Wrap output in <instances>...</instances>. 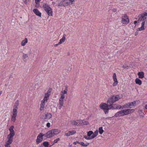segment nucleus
Listing matches in <instances>:
<instances>
[{"mask_svg":"<svg viewBox=\"0 0 147 147\" xmlns=\"http://www.w3.org/2000/svg\"><path fill=\"white\" fill-rule=\"evenodd\" d=\"M111 104H109L107 103V104L105 103H102L100 105L99 107L103 110L105 114H107L108 113L109 110L113 109V108H114L112 107Z\"/></svg>","mask_w":147,"mask_h":147,"instance_id":"obj_1","label":"nucleus"},{"mask_svg":"<svg viewBox=\"0 0 147 147\" xmlns=\"http://www.w3.org/2000/svg\"><path fill=\"white\" fill-rule=\"evenodd\" d=\"M42 7L46 11L48 15L50 16H52L53 11L52 9L47 3H43Z\"/></svg>","mask_w":147,"mask_h":147,"instance_id":"obj_2","label":"nucleus"},{"mask_svg":"<svg viewBox=\"0 0 147 147\" xmlns=\"http://www.w3.org/2000/svg\"><path fill=\"white\" fill-rule=\"evenodd\" d=\"M14 128V126L12 125L9 129L10 133L7 136V139L8 140L13 141V137L15 135V132L13 130Z\"/></svg>","mask_w":147,"mask_h":147,"instance_id":"obj_3","label":"nucleus"},{"mask_svg":"<svg viewBox=\"0 0 147 147\" xmlns=\"http://www.w3.org/2000/svg\"><path fill=\"white\" fill-rule=\"evenodd\" d=\"M121 98L119 97V95H113L108 98V100H107V103L109 104H113Z\"/></svg>","mask_w":147,"mask_h":147,"instance_id":"obj_4","label":"nucleus"},{"mask_svg":"<svg viewBox=\"0 0 147 147\" xmlns=\"http://www.w3.org/2000/svg\"><path fill=\"white\" fill-rule=\"evenodd\" d=\"M121 23L123 24H127L129 22L128 17L126 14H125L124 16L122 17Z\"/></svg>","mask_w":147,"mask_h":147,"instance_id":"obj_5","label":"nucleus"},{"mask_svg":"<svg viewBox=\"0 0 147 147\" xmlns=\"http://www.w3.org/2000/svg\"><path fill=\"white\" fill-rule=\"evenodd\" d=\"M134 109H127L123 110L124 116L132 113L134 112Z\"/></svg>","mask_w":147,"mask_h":147,"instance_id":"obj_6","label":"nucleus"},{"mask_svg":"<svg viewBox=\"0 0 147 147\" xmlns=\"http://www.w3.org/2000/svg\"><path fill=\"white\" fill-rule=\"evenodd\" d=\"M63 2H64V3H63V4H57V6L59 7L63 6L65 7L70 5V3L68 0H63Z\"/></svg>","mask_w":147,"mask_h":147,"instance_id":"obj_7","label":"nucleus"},{"mask_svg":"<svg viewBox=\"0 0 147 147\" xmlns=\"http://www.w3.org/2000/svg\"><path fill=\"white\" fill-rule=\"evenodd\" d=\"M52 131L53 130H50L48 131L46 134H46L45 137L46 138H51L54 136Z\"/></svg>","mask_w":147,"mask_h":147,"instance_id":"obj_8","label":"nucleus"},{"mask_svg":"<svg viewBox=\"0 0 147 147\" xmlns=\"http://www.w3.org/2000/svg\"><path fill=\"white\" fill-rule=\"evenodd\" d=\"M124 116V113L123 111V110L120 111L117 113H116L114 115V116L112 117H119L121 116Z\"/></svg>","mask_w":147,"mask_h":147,"instance_id":"obj_9","label":"nucleus"},{"mask_svg":"<svg viewBox=\"0 0 147 147\" xmlns=\"http://www.w3.org/2000/svg\"><path fill=\"white\" fill-rule=\"evenodd\" d=\"M111 105L112 107H114L113 108V109H120L122 108V106L119 105L113 104H111Z\"/></svg>","mask_w":147,"mask_h":147,"instance_id":"obj_10","label":"nucleus"},{"mask_svg":"<svg viewBox=\"0 0 147 147\" xmlns=\"http://www.w3.org/2000/svg\"><path fill=\"white\" fill-rule=\"evenodd\" d=\"M33 11L36 15L40 17H41V13L39 11L38 9L36 8L34 9L33 10Z\"/></svg>","mask_w":147,"mask_h":147,"instance_id":"obj_11","label":"nucleus"},{"mask_svg":"<svg viewBox=\"0 0 147 147\" xmlns=\"http://www.w3.org/2000/svg\"><path fill=\"white\" fill-rule=\"evenodd\" d=\"M49 142L48 141H45L42 144L40 145H39V146L38 147H48L49 146Z\"/></svg>","mask_w":147,"mask_h":147,"instance_id":"obj_12","label":"nucleus"},{"mask_svg":"<svg viewBox=\"0 0 147 147\" xmlns=\"http://www.w3.org/2000/svg\"><path fill=\"white\" fill-rule=\"evenodd\" d=\"M52 89L51 88H49L48 90L47 93L45 94V97H47V98H49V96L51 95Z\"/></svg>","mask_w":147,"mask_h":147,"instance_id":"obj_13","label":"nucleus"},{"mask_svg":"<svg viewBox=\"0 0 147 147\" xmlns=\"http://www.w3.org/2000/svg\"><path fill=\"white\" fill-rule=\"evenodd\" d=\"M52 131L53 136L58 134L60 132V130L58 129H51Z\"/></svg>","mask_w":147,"mask_h":147,"instance_id":"obj_14","label":"nucleus"},{"mask_svg":"<svg viewBox=\"0 0 147 147\" xmlns=\"http://www.w3.org/2000/svg\"><path fill=\"white\" fill-rule=\"evenodd\" d=\"M17 114L12 113V115L11 116V121H13L14 123L15 122L16 120V118L17 116Z\"/></svg>","mask_w":147,"mask_h":147,"instance_id":"obj_15","label":"nucleus"},{"mask_svg":"<svg viewBox=\"0 0 147 147\" xmlns=\"http://www.w3.org/2000/svg\"><path fill=\"white\" fill-rule=\"evenodd\" d=\"M138 75L139 78H142L144 77V73L143 71H139L138 73Z\"/></svg>","mask_w":147,"mask_h":147,"instance_id":"obj_16","label":"nucleus"},{"mask_svg":"<svg viewBox=\"0 0 147 147\" xmlns=\"http://www.w3.org/2000/svg\"><path fill=\"white\" fill-rule=\"evenodd\" d=\"M46 134H44L42 133H40L38 135V137L41 140V141L42 142L43 140V137L44 136L45 137Z\"/></svg>","mask_w":147,"mask_h":147,"instance_id":"obj_17","label":"nucleus"},{"mask_svg":"<svg viewBox=\"0 0 147 147\" xmlns=\"http://www.w3.org/2000/svg\"><path fill=\"white\" fill-rule=\"evenodd\" d=\"M52 115L51 113H47L45 114V119H50L52 117Z\"/></svg>","mask_w":147,"mask_h":147,"instance_id":"obj_18","label":"nucleus"},{"mask_svg":"<svg viewBox=\"0 0 147 147\" xmlns=\"http://www.w3.org/2000/svg\"><path fill=\"white\" fill-rule=\"evenodd\" d=\"M66 35L64 34L62 38L60 40V41L59 42V44H61L64 42L65 40Z\"/></svg>","mask_w":147,"mask_h":147,"instance_id":"obj_19","label":"nucleus"},{"mask_svg":"<svg viewBox=\"0 0 147 147\" xmlns=\"http://www.w3.org/2000/svg\"><path fill=\"white\" fill-rule=\"evenodd\" d=\"M135 81L136 84H138L140 85L142 84V81L138 78H137L136 79Z\"/></svg>","mask_w":147,"mask_h":147,"instance_id":"obj_20","label":"nucleus"},{"mask_svg":"<svg viewBox=\"0 0 147 147\" xmlns=\"http://www.w3.org/2000/svg\"><path fill=\"white\" fill-rule=\"evenodd\" d=\"M98 130H96L93 133V135H92L91 137L92 139H93L98 134Z\"/></svg>","mask_w":147,"mask_h":147,"instance_id":"obj_21","label":"nucleus"},{"mask_svg":"<svg viewBox=\"0 0 147 147\" xmlns=\"http://www.w3.org/2000/svg\"><path fill=\"white\" fill-rule=\"evenodd\" d=\"M28 42V39L26 38H25V39L22 40L21 43V45L22 46H24Z\"/></svg>","mask_w":147,"mask_h":147,"instance_id":"obj_22","label":"nucleus"},{"mask_svg":"<svg viewBox=\"0 0 147 147\" xmlns=\"http://www.w3.org/2000/svg\"><path fill=\"white\" fill-rule=\"evenodd\" d=\"M129 108V103L125 104L124 105L122 106V108H121L122 109H128Z\"/></svg>","mask_w":147,"mask_h":147,"instance_id":"obj_23","label":"nucleus"},{"mask_svg":"<svg viewBox=\"0 0 147 147\" xmlns=\"http://www.w3.org/2000/svg\"><path fill=\"white\" fill-rule=\"evenodd\" d=\"M87 135L88 137H90L91 136V135H93V132L92 131H90L87 132Z\"/></svg>","mask_w":147,"mask_h":147,"instance_id":"obj_24","label":"nucleus"},{"mask_svg":"<svg viewBox=\"0 0 147 147\" xmlns=\"http://www.w3.org/2000/svg\"><path fill=\"white\" fill-rule=\"evenodd\" d=\"M78 125L79 126H82L84 125L83 121L82 120H77Z\"/></svg>","mask_w":147,"mask_h":147,"instance_id":"obj_25","label":"nucleus"},{"mask_svg":"<svg viewBox=\"0 0 147 147\" xmlns=\"http://www.w3.org/2000/svg\"><path fill=\"white\" fill-rule=\"evenodd\" d=\"M103 127H100L99 128V129H98V132H99V134L101 135L104 132V130L102 129Z\"/></svg>","mask_w":147,"mask_h":147,"instance_id":"obj_26","label":"nucleus"},{"mask_svg":"<svg viewBox=\"0 0 147 147\" xmlns=\"http://www.w3.org/2000/svg\"><path fill=\"white\" fill-rule=\"evenodd\" d=\"M41 140L38 137V136H37V139L36 140V144H38L41 142Z\"/></svg>","mask_w":147,"mask_h":147,"instance_id":"obj_27","label":"nucleus"},{"mask_svg":"<svg viewBox=\"0 0 147 147\" xmlns=\"http://www.w3.org/2000/svg\"><path fill=\"white\" fill-rule=\"evenodd\" d=\"M18 109V107L14 108L13 110L12 113L17 114V110Z\"/></svg>","mask_w":147,"mask_h":147,"instance_id":"obj_28","label":"nucleus"},{"mask_svg":"<svg viewBox=\"0 0 147 147\" xmlns=\"http://www.w3.org/2000/svg\"><path fill=\"white\" fill-rule=\"evenodd\" d=\"M13 141L10 140H8L5 143V145L10 146V145L12 143Z\"/></svg>","mask_w":147,"mask_h":147,"instance_id":"obj_29","label":"nucleus"},{"mask_svg":"<svg viewBox=\"0 0 147 147\" xmlns=\"http://www.w3.org/2000/svg\"><path fill=\"white\" fill-rule=\"evenodd\" d=\"M65 88H65V90H64L63 91H62L61 92V93L62 94H67V86H65Z\"/></svg>","mask_w":147,"mask_h":147,"instance_id":"obj_30","label":"nucleus"},{"mask_svg":"<svg viewBox=\"0 0 147 147\" xmlns=\"http://www.w3.org/2000/svg\"><path fill=\"white\" fill-rule=\"evenodd\" d=\"M59 104L63 106V99H59Z\"/></svg>","mask_w":147,"mask_h":147,"instance_id":"obj_31","label":"nucleus"},{"mask_svg":"<svg viewBox=\"0 0 147 147\" xmlns=\"http://www.w3.org/2000/svg\"><path fill=\"white\" fill-rule=\"evenodd\" d=\"M129 103V109H131L132 108V106H134V103L132 102H128Z\"/></svg>","mask_w":147,"mask_h":147,"instance_id":"obj_32","label":"nucleus"},{"mask_svg":"<svg viewBox=\"0 0 147 147\" xmlns=\"http://www.w3.org/2000/svg\"><path fill=\"white\" fill-rule=\"evenodd\" d=\"M60 140L59 138H57L54 141L53 143L52 144V145H53L55 143H57Z\"/></svg>","mask_w":147,"mask_h":147,"instance_id":"obj_33","label":"nucleus"},{"mask_svg":"<svg viewBox=\"0 0 147 147\" xmlns=\"http://www.w3.org/2000/svg\"><path fill=\"white\" fill-rule=\"evenodd\" d=\"M113 80H117V78L116 75L115 73H114L113 74Z\"/></svg>","mask_w":147,"mask_h":147,"instance_id":"obj_34","label":"nucleus"},{"mask_svg":"<svg viewBox=\"0 0 147 147\" xmlns=\"http://www.w3.org/2000/svg\"><path fill=\"white\" fill-rule=\"evenodd\" d=\"M69 132L70 133V134H71V135L76 133V131L75 130H72L69 131Z\"/></svg>","mask_w":147,"mask_h":147,"instance_id":"obj_35","label":"nucleus"},{"mask_svg":"<svg viewBox=\"0 0 147 147\" xmlns=\"http://www.w3.org/2000/svg\"><path fill=\"white\" fill-rule=\"evenodd\" d=\"M114 82L113 84V86H115L118 84V82L117 80H114Z\"/></svg>","mask_w":147,"mask_h":147,"instance_id":"obj_36","label":"nucleus"},{"mask_svg":"<svg viewBox=\"0 0 147 147\" xmlns=\"http://www.w3.org/2000/svg\"><path fill=\"white\" fill-rule=\"evenodd\" d=\"M45 102L44 101L42 100L41 101V103L40 104V106L45 107Z\"/></svg>","mask_w":147,"mask_h":147,"instance_id":"obj_37","label":"nucleus"},{"mask_svg":"<svg viewBox=\"0 0 147 147\" xmlns=\"http://www.w3.org/2000/svg\"><path fill=\"white\" fill-rule=\"evenodd\" d=\"M82 121H83V123L84 124V125H87L89 124V123L88 121H85L84 120H82Z\"/></svg>","mask_w":147,"mask_h":147,"instance_id":"obj_38","label":"nucleus"},{"mask_svg":"<svg viewBox=\"0 0 147 147\" xmlns=\"http://www.w3.org/2000/svg\"><path fill=\"white\" fill-rule=\"evenodd\" d=\"M140 101L139 100H136V101H134V102H132L134 103V107H135L136 105H138V102H139Z\"/></svg>","mask_w":147,"mask_h":147,"instance_id":"obj_39","label":"nucleus"},{"mask_svg":"<svg viewBox=\"0 0 147 147\" xmlns=\"http://www.w3.org/2000/svg\"><path fill=\"white\" fill-rule=\"evenodd\" d=\"M138 17H141L142 19H143V20L144 19V20H146V17L143 16L141 14L139 15L138 16Z\"/></svg>","mask_w":147,"mask_h":147,"instance_id":"obj_40","label":"nucleus"},{"mask_svg":"<svg viewBox=\"0 0 147 147\" xmlns=\"http://www.w3.org/2000/svg\"><path fill=\"white\" fill-rule=\"evenodd\" d=\"M137 29L139 31H141L144 30L145 28L144 27L141 26L140 28H138Z\"/></svg>","mask_w":147,"mask_h":147,"instance_id":"obj_41","label":"nucleus"},{"mask_svg":"<svg viewBox=\"0 0 147 147\" xmlns=\"http://www.w3.org/2000/svg\"><path fill=\"white\" fill-rule=\"evenodd\" d=\"M84 137L87 140H90L92 139V137H88V136H84Z\"/></svg>","mask_w":147,"mask_h":147,"instance_id":"obj_42","label":"nucleus"},{"mask_svg":"<svg viewBox=\"0 0 147 147\" xmlns=\"http://www.w3.org/2000/svg\"><path fill=\"white\" fill-rule=\"evenodd\" d=\"M60 95H61V96H60V97L59 98L60 99H61V100H62V99H63L64 98H65L64 94L61 93Z\"/></svg>","mask_w":147,"mask_h":147,"instance_id":"obj_43","label":"nucleus"},{"mask_svg":"<svg viewBox=\"0 0 147 147\" xmlns=\"http://www.w3.org/2000/svg\"><path fill=\"white\" fill-rule=\"evenodd\" d=\"M71 123L72 124H74L75 125H77V126L78 125L77 123V121H72Z\"/></svg>","mask_w":147,"mask_h":147,"instance_id":"obj_44","label":"nucleus"},{"mask_svg":"<svg viewBox=\"0 0 147 147\" xmlns=\"http://www.w3.org/2000/svg\"><path fill=\"white\" fill-rule=\"evenodd\" d=\"M28 57V55L26 54H25L24 53L23 55V57L24 58V59H25L27 57Z\"/></svg>","mask_w":147,"mask_h":147,"instance_id":"obj_45","label":"nucleus"},{"mask_svg":"<svg viewBox=\"0 0 147 147\" xmlns=\"http://www.w3.org/2000/svg\"><path fill=\"white\" fill-rule=\"evenodd\" d=\"M138 17L139 18L138 20V21H142V22H143V21H144V19L143 20V19H142V18H141V17H138Z\"/></svg>","mask_w":147,"mask_h":147,"instance_id":"obj_46","label":"nucleus"},{"mask_svg":"<svg viewBox=\"0 0 147 147\" xmlns=\"http://www.w3.org/2000/svg\"><path fill=\"white\" fill-rule=\"evenodd\" d=\"M141 14L143 16H144L145 17H147V13L146 12H144V13H142Z\"/></svg>","mask_w":147,"mask_h":147,"instance_id":"obj_47","label":"nucleus"},{"mask_svg":"<svg viewBox=\"0 0 147 147\" xmlns=\"http://www.w3.org/2000/svg\"><path fill=\"white\" fill-rule=\"evenodd\" d=\"M145 20H144L141 23V26L144 27V25L145 24Z\"/></svg>","mask_w":147,"mask_h":147,"instance_id":"obj_48","label":"nucleus"},{"mask_svg":"<svg viewBox=\"0 0 147 147\" xmlns=\"http://www.w3.org/2000/svg\"><path fill=\"white\" fill-rule=\"evenodd\" d=\"M48 98H47V97H45V96L42 100L44 101L45 102V101H46V102H47V100H48Z\"/></svg>","mask_w":147,"mask_h":147,"instance_id":"obj_49","label":"nucleus"},{"mask_svg":"<svg viewBox=\"0 0 147 147\" xmlns=\"http://www.w3.org/2000/svg\"><path fill=\"white\" fill-rule=\"evenodd\" d=\"M65 135L67 136H69L71 135V134H70V133L69 132V131H68L67 133H66Z\"/></svg>","mask_w":147,"mask_h":147,"instance_id":"obj_50","label":"nucleus"},{"mask_svg":"<svg viewBox=\"0 0 147 147\" xmlns=\"http://www.w3.org/2000/svg\"><path fill=\"white\" fill-rule=\"evenodd\" d=\"M15 105L18 106L19 103V100H17L15 102Z\"/></svg>","mask_w":147,"mask_h":147,"instance_id":"obj_51","label":"nucleus"},{"mask_svg":"<svg viewBox=\"0 0 147 147\" xmlns=\"http://www.w3.org/2000/svg\"><path fill=\"white\" fill-rule=\"evenodd\" d=\"M40 119H45V116L44 115H43L40 117Z\"/></svg>","mask_w":147,"mask_h":147,"instance_id":"obj_52","label":"nucleus"},{"mask_svg":"<svg viewBox=\"0 0 147 147\" xmlns=\"http://www.w3.org/2000/svg\"><path fill=\"white\" fill-rule=\"evenodd\" d=\"M40 6V3H39L38 2L37 4H36V5H35V7L38 8Z\"/></svg>","mask_w":147,"mask_h":147,"instance_id":"obj_53","label":"nucleus"},{"mask_svg":"<svg viewBox=\"0 0 147 147\" xmlns=\"http://www.w3.org/2000/svg\"><path fill=\"white\" fill-rule=\"evenodd\" d=\"M138 31H139L137 29H136V31L135 32V36H137L138 34Z\"/></svg>","mask_w":147,"mask_h":147,"instance_id":"obj_54","label":"nucleus"},{"mask_svg":"<svg viewBox=\"0 0 147 147\" xmlns=\"http://www.w3.org/2000/svg\"><path fill=\"white\" fill-rule=\"evenodd\" d=\"M84 143L83 142H80V145H81L82 146H84Z\"/></svg>","mask_w":147,"mask_h":147,"instance_id":"obj_55","label":"nucleus"},{"mask_svg":"<svg viewBox=\"0 0 147 147\" xmlns=\"http://www.w3.org/2000/svg\"><path fill=\"white\" fill-rule=\"evenodd\" d=\"M47 126L48 127H50V123H48L47 124Z\"/></svg>","mask_w":147,"mask_h":147,"instance_id":"obj_56","label":"nucleus"},{"mask_svg":"<svg viewBox=\"0 0 147 147\" xmlns=\"http://www.w3.org/2000/svg\"><path fill=\"white\" fill-rule=\"evenodd\" d=\"M41 0H35V3L36 4H37L38 3H40Z\"/></svg>","mask_w":147,"mask_h":147,"instance_id":"obj_57","label":"nucleus"},{"mask_svg":"<svg viewBox=\"0 0 147 147\" xmlns=\"http://www.w3.org/2000/svg\"><path fill=\"white\" fill-rule=\"evenodd\" d=\"M89 144L90 143H86L85 144L84 146L87 147Z\"/></svg>","mask_w":147,"mask_h":147,"instance_id":"obj_58","label":"nucleus"},{"mask_svg":"<svg viewBox=\"0 0 147 147\" xmlns=\"http://www.w3.org/2000/svg\"><path fill=\"white\" fill-rule=\"evenodd\" d=\"M138 21H135L134 22V24L135 25V27L136 26V23H138Z\"/></svg>","mask_w":147,"mask_h":147,"instance_id":"obj_59","label":"nucleus"},{"mask_svg":"<svg viewBox=\"0 0 147 147\" xmlns=\"http://www.w3.org/2000/svg\"><path fill=\"white\" fill-rule=\"evenodd\" d=\"M44 107L40 106V111H42L43 110V109Z\"/></svg>","mask_w":147,"mask_h":147,"instance_id":"obj_60","label":"nucleus"},{"mask_svg":"<svg viewBox=\"0 0 147 147\" xmlns=\"http://www.w3.org/2000/svg\"><path fill=\"white\" fill-rule=\"evenodd\" d=\"M63 1H64L63 0H61L60 1L59 3V4H63V3H64V2H63Z\"/></svg>","mask_w":147,"mask_h":147,"instance_id":"obj_61","label":"nucleus"},{"mask_svg":"<svg viewBox=\"0 0 147 147\" xmlns=\"http://www.w3.org/2000/svg\"><path fill=\"white\" fill-rule=\"evenodd\" d=\"M116 11H117V9H115V8H113L112 10V11H113V12H115Z\"/></svg>","mask_w":147,"mask_h":147,"instance_id":"obj_62","label":"nucleus"},{"mask_svg":"<svg viewBox=\"0 0 147 147\" xmlns=\"http://www.w3.org/2000/svg\"><path fill=\"white\" fill-rule=\"evenodd\" d=\"M123 67L125 69L127 68L128 69V66L126 67L124 65H123Z\"/></svg>","mask_w":147,"mask_h":147,"instance_id":"obj_63","label":"nucleus"},{"mask_svg":"<svg viewBox=\"0 0 147 147\" xmlns=\"http://www.w3.org/2000/svg\"><path fill=\"white\" fill-rule=\"evenodd\" d=\"M5 147H11L10 146L7 145H5Z\"/></svg>","mask_w":147,"mask_h":147,"instance_id":"obj_64","label":"nucleus"}]
</instances>
